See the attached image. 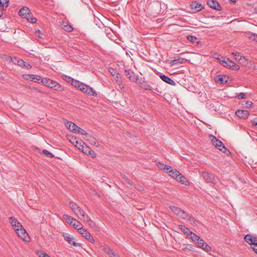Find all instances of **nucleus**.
I'll return each mask as SVG.
<instances>
[{
    "label": "nucleus",
    "instance_id": "obj_1",
    "mask_svg": "<svg viewBox=\"0 0 257 257\" xmlns=\"http://www.w3.org/2000/svg\"><path fill=\"white\" fill-rule=\"evenodd\" d=\"M157 166L161 170H163L165 172L168 173L170 177H183L182 174L176 169H172L171 167L165 165L160 162L157 164Z\"/></svg>",
    "mask_w": 257,
    "mask_h": 257
},
{
    "label": "nucleus",
    "instance_id": "obj_2",
    "mask_svg": "<svg viewBox=\"0 0 257 257\" xmlns=\"http://www.w3.org/2000/svg\"><path fill=\"white\" fill-rule=\"evenodd\" d=\"M41 82L45 86L53 88L56 91H62L63 90V88L60 84L56 81L52 80L50 79L46 78H42Z\"/></svg>",
    "mask_w": 257,
    "mask_h": 257
},
{
    "label": "nucleus",
    "instance_id": "obj_3",
    "mask_svg": "<svg viewBox=\"0 0 257 257\" xmlns=\"http://www.w3.org/2000/svg\"><path fill=\"white\" fill-rule=\"evenodd\" d=\"M211 141L215 147L223 153L227 155L230 151L224 146L223 143L213 136H211Z\"/></svg>",
    "mask_w": 257,
    "mask_h": 257
},
{
    "label": "nucleus",
    "instance_id": "obj_4",
    "mask_svg": "<svg viewBox=\"0 0 257 257\" xmlns=\"http://www.w3.org/2000/svg\"><path fill=\"white\" fill-rule=\"evenodd\" d=\"M220 63L224 67L229 68L232 70H238L240 68L239 65L236 64L234 62L231 61L228 58L223 59L220 60Z\"/></svg>",
    "mask_w": 257,
    "mask_h": 257
},
{
    "label": "nucleus",
    "instance_id": "obj_5",
    "mask_svg": "<svg viewBox=\"0 0 257 257\" xmlns=\"http://www.w3.org/2000/svg\"><path fill=\"white\" fill-rule=\"evenodd\" d=\"M83 222H86L87 223L88 225L92 228L94 229L95 230L98 228L96 226L95 223L91 219L89 215L85 212L82 214V216H81L79 218Z\"/></svg>",
    "mask_w": 257,
    "mask_h": 257
},
{
    "label": "nucleus",
    "instance_id": "obj_6",
    "mask_svg": "<svg viewBox=\"0 0 257 257\" xmlns=\"http://www.w3.org/2000/svg\"><path fill=\"white\" fill-rule=\"evenodd\" d=\"M79 88L80 90L87 93L88 95L95 96L97 95V93L92 87L83 83L80 84Z\"/></svg>",
    "mask_w": 257,
    "mask_h": 257
},
{
    "label": "nucleus",
    "instance_id": "obj_7",
    "mask_svg": "<svg viewBox=\"0 0 257 257\" xmlns=\"http://www.w3.org/2000/svg\"><path fill=\"white\" fill-rule=\"evenodd\" d=\"M78 232L79 233L81 234V235L87 239L90 242L93 243L95 242V240L93 237L91 235V234L88 232L87 230L83 227H80L78 229Z\"/></svg>",
    "mask_w": 257,
    "mask_h": 257
},
{
    "label": "nucleus",
    "instance_id": "obj_8",
    "mask_svg": "<svg viewBox=\"0 0 257 257\" xmlns=\"http://www.w3.org/2000/svg\"><path fill=\"white\" fill-rule=\"evenodd\" d=\"M23 77L26 80L38 83H40L42 79L41 77H37L33 74H24L23 75Z\"/></svg>",
    "mask_w": 257,
    "mask_h": 257
},
{
    "label": "nucleus",
    "instance_id": "obj_9",
    "mask_svg": "<svg viewBox=\"0 0 257 257\" xmlns=\"http://www.w3.org/2000/svg\"><path fill=\"white\" fill-rule=\"evenodd\" d=\"M125 75L132 82H136L138 80V75H135L134 72L131 70H125Z\"/></svg>",
    "mask_w": 257,
    "mask_h": 257
},
{
    "label": "nucleus",
    "instance_id": "obj_10",
    "mask_svg": "<svg viewBox=\"0 0 257 257\" xmlns=\"http://www.w3.org/2000/svg\"><path fill=\"white\" fill-rule=\"evenodd\" d=\"M17 234L19 237H20L22 239L25 240L27 236L28 235V233L26 232V230L23 227H17L15 229Z\"/></svg>",
    "mask_w": 257,
    "mask_h": 257
},
{
    "label": "nucleus",
    "instance_id": "obj_11",
    "mask_svg": "<svg viewBox=\"0 0 257 257\" xmlns=\"http://www.w3.org/2000/svg\"><path fill=\"white\" fill-rule=\"evenodd\" d=\"M207 5L209 7L217 11L221 10V7L219 3L215 0H208Z\"/></svg>",
    "mask_w": 257,
    "mask_h": 257
},
{
    "label": "nucleus",
    "instance_id": "obj_12",
    "mask_svg": "<svg viewBox=\"0 0 257 257\" xmlns=\"http://www.w3.org/2000/svg\"><path fill=\"white\" fill-rule=\"evenodd\" d=\"M30 10L27 7L22 8L19 11V14L20 16H22L29 19V17H30Z\"/></svg>",
    "mask_w": 257,
    "mask_h": 257
},
{
    "label": "nucleus",
    "instance_id": "obj_13",
    "mask_svg": "<svg viewBox=\"0 0 257 257\" xmlns=\"http://www.w3.org/2000/svg\"><path fill=\"white\" fill-rule=\"evenodd\" d=\"M235 114L239 118L245 119L248 117L249 112L246 110H238L236 111Z\"/></svg>",
    "mask_w": 257,
    "mask_h": 257
},
{
    "label": "nucleus",
    "instance_id": "obj_14",
    "mask_svg": "<svg viewBox=\"0 0 257 257\" xmlns=\"http://www.w3.org/2000/svg\"><path fill=\"white\" fill-rule=\"evenodd\" d=\"M196 243L197 244L198 246L199 247H202L203 245H205L204 250L207 252L211 250V247L209 245H208L206 243H205L204 242V241L200 237L199 238L198 240L197 241Z\"/></svg>",
    "mask_w": 257,
    "mask_h": 257
},
{
    "label": "nucleus",
    "instance_id": "obj_15",
    "mask_svg": "<svg viewBox=\"0 0 257 257\" xmlns=\"http://www.w3.org/2000/svg\"><path fill=\"white\" fill-rule=\"evenodd\" d=\"M64 238L70 244H72L74 246H79L81 245V243H77L75 241H73V237L70 235H64Z\"/></svg>",
    "mask_w": 257,
    "mask_h": 257
},
{
    "label": "nucleus",
    "instance_id": "obj_16",
    "mask_svg": "<svg viewBox=\"0 0 257 257\" xmlns=\"http://www.w3.org/2000/svg\"><path fill=\"white\" fill-rule=\"evenodd\" d=\"M66 126L71 132L77 133L78 126L74 123L71 121H67L65 124Z\"/></svg>",
    "mask_w": 257,
    "mask_h": 257
},
{
    "label": "nucleus",
    "instance_id": "obj_17",
    "mask_svg": "<svg viewBox=\"0 0 257 257\" xmlns=\"http://www.w3.org/2000/svg\"><path fill=\"white\" fill-rule=\"evenodd\" d=\"M9 220L12 225L14 227L15 229L17 227H22L21 224L15 217H10Z\"/></svg>",
    "mask_w": 257,
    "mask_h": 257
},
{
    "label": "nucleus",
    "instance_id": "obj_18",
    "mask_svg": "<svg viewBox=\"0 0 257 257\" xmlns=\"http://www.w3.org/2000/svg\"><path fill=\"white\" fill-rule=\"evenodd\" d=\"M61 27L66 32H71L73 30L72 26L67 22H63L61 24Z\"/></svg>",
    "mask_w": 257,
    "mask_h": 257
},
{
    "label": "nucleus",
    "instance_id": "obj_19",
    "mask_svg": "<svg viewBox=\"0 0 257 257\" xmlns=\"http://www.w3.org/2000/svg\"><path fill=\"white\" fill-rule=\"evenodd\" d=\"M244 239L245 241L249 244H253V243H256L257 242L256 238L249 234L244 236Z\"/></svg>",
    "mask_w": 257,
    "mask_h": 257
},
{
    "label": "nucleus",
    "instance_id": "obj_20",
    "mask_svg": "<svg viewBox=\"0 0 257 257\" xmlns=\"http://www.w3.org/2000/svg\"><path fill=\"white\" fill-rule=\"evenodd\" d=\"M140 87L146 90H152L151 86L145 81L140 82Z\"/></svg>",
    "mask_w": 257,
    "mask_h": 257
},
{
    "label": "nucleus",
    "instance_id": "obj_21",
    "mask_svg": "<svg viewBox=\"0 0 257 257\" xmlns=\"http://www.w3.org/2000/svg\"><path fill=\"white\" fill-rule=\"evenodd\" d=\"M160 78L163 81L169 84L172 85H175V82L173 80H172V79L170 78L169 77L165 75H161Z\"/></svg>",
    "mask_w": 257,
    "mask_h": 257
},
{
    "label": "nucleus",
    "instance_id": "obj_22",
    "mask_svg": "<svg viewBox=\"0 0 257 257\" xmlns=\"http://www.w3.org/2000/svg\"><path fill=\"white\" fill-rule=\"evenodd\" d=\"M170 208L176 214L179 215L181 213H183V215H184L185 214L184 210H182L180 208L178 207L170 206Z\"/></svg>",
    "mask_w": 257,
    "mask_h": 257
},
{
    "label": "nucleus",
    "instance_id": "obj_23",
    "mask_svg": "<svg viewBox=\"0 0 257 257\" xmlns=\"http://www.w3.org/2000/svg\"><path fill=\"white\" fill-rule=\"evenodd\" d=\"M180 216L183 218L186 219L187 220L190 221V223L192 224H196V221L194 218L190 215L185 214L184 215H180Z\"/></svg>",
    "mask_w": 257,
    "mask_h": 257
},
{
    "label": "nucleus",
    "instance_id": "obj_24",
    "mask_svg": "<svg viewBox=\"0 0 257 257\" xmlns=\"http://www.w3.org/2000/svg\"><path fill=\"white\" fill-rule=\"evenodd\" d=\"M191 6L193 9L197 12L201 11L203 9L202 6L198 3H193Z\"/></svg>",
    "mask_w": 257,
    "mask_h": 257
},
{
    "label": "nucleus",
    "instance_id": "obj_25",
    "mask_svg": "<svg viewBox=\"0 0 257 257\" xmlns=\"http://www.w3.org/2000/svg\"><path fill=\"white\" fill-rule=\"evenodd\" d=\"M179 228L187 236H189L192 232L188 228L183 225H179Z\"/></svg>",
    "mask_w": 257,
    "mask_h": 257
},
{
    "label": "nucleus",
    "instance_id": "obj_26",
    "mask_svg": "<svg viewBox=\"0 0 257 257\" xmlns=\"http://www.w3.org/2000/svg\"><path fill=\"white\" fill-rule=\"evenodd\" d=\"M225 78V77L221 76V75H217L215 77V81L216 82H219L220 83H223L224 82H226L227 80H224Z\"/></svg>",
    "mask_w": 257,
    "mask_h": 257
},
{
    "label": "nucleus",
    "instance_id": "obj_27",
    "mask_svg": "<svg viewBox=\"0 0 257 257\" xmlns=\"http://www.w3.org/2000/svg\"><path fill=\"white\" fill-rule=\"evenodd\" d=\"M63 217V218L66 220L67 222L69 223L70 225H71L72 223L74 222V220L75 219L74 218L67 214H64Z\"/></svg>",
    "mask_w": 257,
    "mask_h": 257
},
{
    "label": "nucleus",
    "instance_id": "obj_28",
    "mask_svg": "<svg viewBox=\"0 0 257 257\" xmlns=\"http://www.w3.org/2000/svg\"><path fill=\"white\" fill-rule=\"evenodd\" d=\"M175 179L178 182H180L182 184L185 185H189V182L187 180V178H175Z\"/></svg>",
    "mask_w": 257,
    "mask_h": 257
},
{
    "label": "nucleus",
    "instance_id": "obj_29",
    "mask_svg": "<svg viewBox=\"0 0 257 257\" xmlns=\"http://www.w3.org/2000/svg\"><path fill=\"white\" fill-rule=\"evenodd\" d=\"M84 212H85V211L80 206L73 212L78 217V218H79V217L82 216V214H83Z\"/></svg>",
    "mask_w": 257,
    "mask_h": 257
},
{
    "label": "nucleus",
    "instance_id": "obj_30",
    "mask_svg": "<svg viewBox=\"0 0 257 257\" xmlns=\"http://www.w3.org/2000/svg\"><path fill=\"white\" fill-rule=\"evenodd\" d=\"M187 39L190 41V42H191L193 44H198L199 43V41L198 40V38L195 37H194V36H190V35H188L187 36Z\"/></svg>",
    "mask_w": 257,
    "mask_h": 257
},
{
    "label": "nucleus",
    "instance_id": "obj_31",
    "mask_svg": "<svg viewBox=\"0 0 257 257\" xmlns=\"http://www.w3.org/2000/svg\"><path fill=\"white\" fill-rule=\"evenodd\" d=\"M69 206L73 211H75L76 209H78L80 206L73 201H70L69 202Z\"/></svg>",
    "mask_w": 257,
    "mask_h": 257
},
{
    "label": "nucleus",
    "instance_id": "obj_32",
    "mask_svg": "<svg viewBox=\"0 0 257 257\" xmlns=\"http://www.w3.org/2000/svg\"><path fill=\"white\" fill-rule=\"evenodd\" d=\"M246 36L249 39L257 42V35L252 33H247Z\"/></svg>",
    "mask_w": 257,
    "mask_h": 257
},
{
    "label": "nucleus",
    "instance_id": "obj_33",
    "mask_svg": "<svg viewBox=\"0 0 257 257\" xmlns=\"http://www.w3.org/2000/svg\"><path fill=\"white\" fill-rule=\"evenodd\" d=\"M190 235V238L195 243H196L197 241L198 240L200 237L198 236L197 235L193 233V232H191V233L189 234Z\"/></svg>",
    "mask_w": 257,
    "mask_h": 257
},
{
    "label": "nucleus",
    "instance_id": "obj_34",
    "mask_svg": "<svg viewBox=\"0 0 257 257\" xmlns=\"http://www.w3.org/2000/svg\"><path fill=\"white\" fill-rule=\"evenodd\" d=\"M80 224L81 223L79 221L75 219L74 222L72 223L71 225H72L74 228L77 229V230H78V229L81 227H80Z\"/></svg>",
    "mask_w": 257,
    "mask_h": 257
},
{
    "label": "nucleus",
    "instance_id": "obj_35",
    "mask_svg": "<svg viewBox=\"0 0 257 257\" xmlns=\"http://www.w3.org/2000/svg\"><path fill=\"white\" fill-rule=\"evenodd\" d=\"M88 142L90 144L94 145L96 147L99 146L98 143L97 142L96 139L93 137H92L91 139H89Z\"/></svg>",
    "mask_w": 257,
    "mask_h": 257
},
{
    "label": "nucleus",
    "instance_id": "obj_36",
    "mask_svg": "<svg viewBox=\"0 0 257 257\" xmlns=\"http://www.w3.org/2000/svg\"><path fill=\"white\" fill-rule=\"evenodd\" d=\"M9 0H0V6L3 8H7L9 6Z\"/></svg>",
    "mask_w": 257,
    "mask_h": 257
},
{
    "label": "nucleus",
    "instance_id": "obj_37",
    "mask_svg": "<svg viewBox=\"0 0 257 257\" xmlns=\"http://www.w3.org/2000/svg\"><path fill=\"white\" fill-rule=\"evenodd\" d=\"M42 153L46 155L47 157H49L50 158H53L54 157V155L52 154L51 153L49 152L46 150H44L42 151Z\"/></svg>",
    "mask_w": 257,
    "mask_h": 257
},
{
    "label": "nucleus",
    "instance_id": "obj_38",
    "mask_svg": "<svg viewBox=\"0 0 257 257\" xmlns=\"http://www.w3.org/2000/svg\"><path fill=\"white\" fill-rule=\"evenodd\" d=\"M238 62L242 65H246L247 64L246 60L244 56H240V58L238 60Z\"/></svg>",
    "mask_w": 257,
    "mask_h": 257
},
{
    "label": "nucleus",
    "instance_id": "obj_39",
    "mask_svg": "<svg viewBox=\"0 0 257 257\" xmlns=\"http://www.w3.org/2000/svg\"><path fill=\"white\" fill-rule=\"evenodd\" d=\"M81 83L82 82L77 80L73 79V80L71 82V84L76 87L79 88Z\"/></svg>",
    "mask_w": 257,
    "mask_h": 257
},
{
    "label": "nucleus",
    "instance_id": "obj_40",
    "mask_svg": "<svg viewBox=\"0 0 257 257\" xmlns=\"http://www.w3.org/2000/svg\"><path fill=\"white\" fill-rule=\"evenodd\" d=\"M85 149L88 150L89 155H91L93 158L96 157L95 152L91 150L89 147L86 146Z\"/></svg>",
    "mask_w": 257,
    "mask_h": 257
},
{
    "label": "nucleus",
    "instance_id": "obj_41",
    "mask_svg": "<svg viewBox=\"0 0 257 257\" xmlns=\"http://www.w3.org/2000/svg\"><path fill=\"white\" fill-rule=\"evenodd\" d=\"M77 145H76V147L78 148V149L81 150L83 152H84V146L83 145H81V144H78V142H76Z\"/></svg>",
    "mask_w": 257,
    "mask_h": 257
},
{
    "label": "nucleus",
    "instance_id": "obj_42",
    "mask_svg": "<svg viewBox=\"0 0 257 257\" xmlns=\"http://www.w3.org/2000/svg\"><path fill=\"white\" fill-rule=\"evenodd\" d=\"M37 253L39 254V257H50L47 253L44 252L39 251Z\"/></svg>",
    "mask_w": 257,
    "mask_h": 257
},
{
    "label": "nucleus",
    "instance_id": "obj_43",
    "mask_svg": "<svg viewBox=\"0 0 257 257\" xmlns=\"http://www.w3.org/2000/svg\"><path fill=\"white\" fill-rule=\"evenodd\" d=\"M77 132L78 133V134H81V135H85L86 134H87V133L86 132V131L82 128H81L80 127H78V128H77Z\"/></svg>",
    "mask_w": 257,
    "mask_h": 257
},
{
    "label": "nucleus",
    "instance_id": "obj_44",
    "mask_svg": "<svg viewBox=\"0 0 257 257\" xmlns=\"http://www.w3.org/2000/svg\"><path fill=\"white\" fill-rule=\"evenodd\" d=\"M17 65L23 67V65H25V61L22 59H19L17 62Z\"/></svg>",
    "mask_w": 257,
    "mask_h": 257
},
{
    "label": "nucleus",
    "instance_id": "obj_45",
    "mask_svg": "<svg viewBox=\"0 0 257 257\" xmlns=\"http://www.w3.org/2000/svg\"><path fill=\"white\" fill-rule=\"evenodd\" d=\"M205 179V181L207 183L211 182L212 183H215L214 182V178H204Z\"/></svg>",
    "mask_w": 257,
    "mask_h": 257
},
{
    "label": "nucleus",
    "instance_id": "obj_46",
    "mask_svg": "<svg viewBox=\"0 0 257 257\" xmlns=\"http://www.w3.org/2000/svg\"><path fill=\"white\" fill-rule=\"evenodd\" d=\"M91 137L92 136L90 135L87 133L84 136L83 139L85 141H89V139H91Z\"/></svg>",
    "mask_w": 257,
    "mask_h": 257
},
{
    "label": "nucleus",
    "instance_id": "obj_47",
    "mask_svg": "<svg viewBox=\"0 0 257 257\" xmlns=\"http://www.w3.org/2000/svg\"><path fill=\"white\" fill-rule=\"evenodd\" d=\"M11 61L15 64H17V62L19 60V58L17 57H15L13 58L12 57H10Z\"/></svg>",
    "mask_w": 257,
    "mask_h": 257
},
{
    "label": "nucleus",
    "instance_id": "obj_48",
    "mask_svg": "<svg viewBox=\"0 0 257 257\" xmlns=\"http://www.w3.org/2000/svg\"><path fill=\"white\" fill-rule=\"evenodd\" d=\"M245 97V94L244 93L240 92L237 95V98L238 99H243Z\"/></svg>",
    "mask_w": 257,
    "mask_h": 257
},
{
    "label": "nucleus",
    "instance_id": "obj_49",
    "mask_svg": "<svg viewBox=\"0 0 257 257\" xmlns=\"http://www.w3.org/2000/svg\"><path fill=\"white\" fill-rule=\"evenodd\" d=\"M73 78L70 77H69V76H65V80L68 82H69V83H71L72 82V81L73 80Z\"/></svg>",
    "mask_w": 257,
    "mask_h": 257
},
{
    "label": "nucleus",
    "instance_id": "obj_50",
    "mask_svg": "<svg viewBox=\"0 0 257 257\" xmlns=\"http://www.w3.org/2000/svg\"><path fill=\"white\" fill-rule=\"evenodd\" d=\"M253 103L250 101H247L245 103V106L247 107H250L252 106Z\"/></svg>",
    "mask_w": 257,
    "mask_h": 257
},
{
    "label": "nucleus",
    "instance_id": "obj_51",
    "mask_svg": "<svg viewBox=\"0 0 257 257\" xmlns=\"http://www.w3.org/2000/svg\"><path fill=\"white\" fill-rule=\"evenodd\" d=\"M23 67H25L27 69H30L32 67L31 65L30 64L26 63V62H25V65H23Z\"/></svg>",
    "mask_w": 257,
    "mask_h": 257
},
{
    "label": "nucleus",
    "instance_id": "obj_52",
    "mask_svg": "<svg viewBox=\"0 0 257 257\" xmlns=\"http://www.w3.org/2000/svg\"><path fill=\"white\" fill-rule=\"evenodd\" d=\"M109 72L113 76H115V75L117 73V72L113 69L110 70Z\"/></svg>",
    "mask_w": 257,
    "mask_h": 257
},
{
    "label": "nucleus",
    "instance_id": "obj_53",
    "mask_svg": "<svg viewBox=\"0 0 257 257\" xmlns=\"http://www.w3.org/2000/svg\"><path fill=\"white\" fill-rule=\"evenodd\" d=\"M253 245H254L253 247H252V249L257 253V242L256 243H253Z\"/></svg>",
    "mask_w": 257,
    "mask_h": 257
},
{
    "label": "nucleus",
    "instance_id": "obj_54",
    "mask_svg": "<svg viewBox=\"0 0 257 257\" xmlns=\"http://www.w3.org/2000/svg\"><path fill=\"white\" fill-rule=\"evenodd\" d=\"M37 21V19L36 18H32L31 19H30V21L29 22H31L32 23H36Z\"/></svg>",
    "mask_w": 257,
    "mask_h": 257
},
{
    "label": "nucleus",
    "instance_id": "obj_55",
    "mask_svg": "<svg viewBox=\"0 0 257 257\" xmlns=\"http://www.w3.org/2000/svg\"><path fill=\"white\" fill-rule=\"evenodd\" d=\"M37 21V19L36 18H32L31 19H30V21L29 22H31L32 23H36Z\"/></svg>",
    "mask_w": 257,
    "mask_h": 257
},
{
    "label": "nucleus",
    "instance_id": "obj_56",
    "mask_svg": "<svg viewBox=\"0 0 257 257\" xmlns=\"http://www.w3.org/2000/svg\"><path fill=\"white\" fill-rule=\"evenodd\" d=\"M209 175L208 173V172H202V177H207Z\"/></svg>",
    "mask_w": 257,
    "mask_h": 257
},
{
    "label": "nucleus",
    "instance_id": "obj_57",
    "mask_svg": "<svg viewBox=\"0 0 257 257\" xmlns=\"http://www.w3.org/2000/svg\"><path fill=\"white\" fill-rule=\"evenodd\" d=\"M4 8L0 6V17H1L3 15V10Z\"/></svg>",
    "mask_w": 257,
    "mask_h": 257
},
{
    "label": "nucleus",
    "instance_id": "obj_58",
    "mask_svg": "<svg viewBox=\"0 0 257 257\" xmlns=\"http://www.w3.org/2000/svg\"><path fill=\"white\" fill-rule=\"evenodd\" d=\"M232 55H233L234 56H235V59L237 60V56L238 57L239 56V53H235L232 52Z\"/></svg>",
    "mask_w": 257,
    "mask_h": 257
},
{
    "label": "nucleus",
    "instance_id": "obj_59",
    "mask_svg": "<svg viewBox=\"0 0 257 257\" xmlns=\"http://www.w3.org/2000/svg\"><path fill=\"white\" fill-rule=\"evenodd\" d=\"M252 122L253 125H257V118H255L254 119H253Z\"/></svg>",
    "mask_w": 257,
    "mask_h": 257
},
{
    "label": "nucleus",
    "instance_id": "obj_60",
    "mask_svg": "<svg viewBox=\"0 0 257 257\" xmlns=\"http://www.w3.org/2000/svg\"><path fill=\"white\" fill-rule=\"evenodd\" d=\"M239 180L241 182H243V183H245V182H246V181H245V180H244V178H239Z\"/></svg>",
    "mask_w": 257,
    "mask_h": 257
},
{
    "label": "nucleus",
    "instance_id": "obj_61",
    "mask_svg": "<svg viewBox=\"0 0 257 257\" xmlns=\"http://www.w3.org/2000/svg\"><path fill=\"white\" fill-rule=\"evenodd\" d=\"M123 178L125 179L126 182L128 183L129 184H131V182H130L129 179H128L127 178Z\"/></svg>",
    "mask_w": 257,
    "mask_h": 257
},
{
    "label": "nucleus",
    "instance_id": "obj_62",
    "mask_svg": "<svg viewBox=\"0 0 257 257\" xmlns=\"http://www.w3.org/2000/svg\"><path fill=\"white\" fill-rule=\"evenodd\" d=\"M115 75H116V76L115 77V80L116 81H118V78H119V77H118V73H117Z\"/></svg>",
    "mask_w": 257,
    "mask_h": 257
},
{
    "label": "nucleus",
    "instance_id": "obj_63",
    "mask_svg": "<svg viewBox=\"0 0 257 257\" xmlns=\"http://www.w3.org/2000/svg\"><path fill=\"white\" fill-rule=\"evenodd\" d=\"M85 147H84V153L85 154H88V150H86V149H85Z\"/></svg>",
    "mask_w": 257,
    "mask_h": 257
},
{
    "label": "nucleus",
    "instance_id": "obj_64",
    "mask_svg": "<svg viewBox=\"0 0 257 257\" xmlns=\"http://www.w3.org/2000/svg\"><path fill=\"white\" fill-rule=\"evenodd\" d=\"M32 18V16L30 14V17H29V19H27L28 21H30V19Z\"/></svg>",
    "mask_w": 257,
    "mask_h": 257
}]
</instances>
